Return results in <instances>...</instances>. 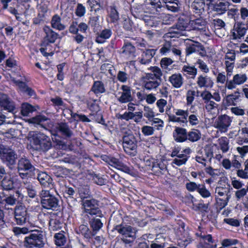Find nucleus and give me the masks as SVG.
Listing matches in <instances>:
<instances>
[{
    "instance_id": "1",
    "label": "nucleus",
    "mask_w": 248,
    "mask_h": 248,
    "mask_svg": "<svg viewBox=\"0 0 248 248\" xmlns=\"http://www.w3.org/2000/svg\"><path fill=\"white\" fill-rule=\"evenodd\" d=\"M29 138L32 148L36 150L46 151L51 147L50 138L43 133L30 132Z\"/></svg>"
},
{
    "instance_id": "2",
    "label": "nucleus",
    "mask_w": 248,
    "mask_h": 248,
    "mask_svg": "<svg viewBox=\"0 0 248 248\" xmlns=\"http://www.w3.org/2000/svg\"><path fill=\"white\" fill-rule=\"evenodd\" d=\"M24 245L26 248H41L44 246L42 231L34 230L24 238Z\"/></svg>"
},
{
    "instance_id": "3",
    "label": "nucleus",
    "mask_w": 248,
    "mask_h": 248,
    "mask_svg": "<svg viewBox=\"0 0 248 248\" xmlns=\"http://www.w3.org/2000/svg\"><path fill=\"white\" fill-rule=\"evenodd\" d=\"M42 206L47 209L54 210L59 205V201L57 198L47 190H42L40 193Z\"/></svg>"
},
{
    "instance_id": "4",
    "label": "nucleus",
    "mask_w": 248,
    "mask_h": 248,
    "mask_svg": "<svg viewBox=\"0 0 248 248\" xmlns=\"http://www.w3.org/2000/svg\"><path fill=\"white\" fill-rule=\"evenodd\" d=\"M83 212L91 216L102 217V213L98 207L97 202L94 199H85L82 202Z\"/></svg>"
},
{
    "instance_id": "5",
    "label": "nucleus",
    "mask_w": 248,
    "mask_h": 248,
    "mask_svg": "<svg viewBox=\"0 0 248 248\" xmlns=\"http://www.w3.org/2000/svg\"><path fill=\"white\" fill-rule=\"evenodd\" d=\"M232 122V117L226 114L219 116L214 123V126L221 133L228 131Z\"/></svg>"
},
{
    "instance_id": "6",
    "label": "nucleus",
    "mask_w": 248,
    "mask_h": 248,
    "mask_svg": "<svg viewBox=\"0 0 248 248\" xmlns=\"http://www.w3.org/2000/svg\"><path fill=\"white\" fill-rule=\"evenodd\" d=\"M137 142L133 134H128L123 137V146L126 153L130 155H134L136 152Z\"/></svg>"
},
{
    "instance_id": "7",
    "label": "nucleus",
    "mask_w": 248,
    "mask_h": 248,
    "mask_svg": "<svg viewBox=\"0 0 248 248\" xmlns=\"http://www.w3.org/2000/svg\"><path fill=\"white\" fill-rule=\"evenodd\" d=\"M17 168L19 175L23 179L28 177L29 171H32L34 170V167L31 164L30 161L26 158H22L19 160Z\"/></svg>"
},
{
    "instance_id": "8",
    "label": "nucleus",
    "mask_w": 248,
    "mask_h": 248,
    "mask_svg": "<svg viewBox=\"0 0 248 248\" xmlns=\"http://www.w3.org/2000/svg\"><path fill=\"white\" fill-rule=\"evenodd\" d=\"M115 229L123 236V241L125 243H128L130 242L124 238H132L133 239L136 237V230L129 225H117L115 227Z\"/></svg>"
},
{
    "instance_id": "9",
    "label": "nucleus",
    "mask_w": 248,
    "mask_h": 248,
    "mask_svg": "<svg viewBox=\"0 0 248 248\" xmlns=\"http://www.w3.org/2000/svg\"><path fill=\"white\" fill-rule=\"evenodd\" d=\"M247 79V76L245 73L235 74L232 79L227 81L226 87L228 88V90H232L235 89L237 86L245 83Z\"/></svg>"
},
{
    "instance_id": "10",
    "label": "nucleus",
    "mask_w": 248,
    "mask_h": 248,
    "mask_svg": "<svg viewBox=\"0 0 248 248\" xmlns=\"http://www.w3.org/2000/svg\"><path fill=\"white\" fill-rule=\"evenodd\" d=\"M174 113L175 114L169 115L170 121L180 124H186L187 123V117L189 114V110L176 109L174 110Z\"/></svg>"
},
{
    "instance_id": "11",
    "label": "nucleus",
    "mask_w": 248,
    "mask_h": 248,
    "mask_svg": "<svg viewBox=\"0 0 248 248\" xmlns=\"http://www.w3.org/2000/svg\"><path fill=\"white\" fill-rule=\"evenodd\" d=\"M135 11L132 9V13L136 18H141L146 25L149 27H156L158 24L159 17L150 15H139L135 14Z\"/></svg>"
},
{
    "instance_id": "12",
    "label": "nucleus",
    "mask_w": 248,
    "mask_h": 248,
    "mask_svg": "<svg viewBox=\"0 0 248 248\" xmlns=\"http://www.w3.org/2000/svg\"><path fill=\"white\" fill-rule=\"evenodd\" d=\"M27 217V209L25 206H18L16 207L15 210V217L17 224L22 225L25 223Z\"/></svg>"
},
{
    "instance_id": "13",
    "label": "nucleus",
    "mask_w": 248,
    "mask_h": 248,
    "mask_svg": "<svg viewBox=\"0 0 248 248\" xmlns=\"http://www.w3.org/2000/svg\"><path fill=\"white\" fill-rule=\"evenodd\" d=\"M238 136L236 139V143L239 145L248 143V125L244 124L238 131Z\"/></svg>"
},
{
    "instance_id": "14",
    "label": "nucleus",
    "mask_w": 248,
    "mask_h": 248,
    "mask_svg": "<svg viewBox=\"0 0 248 248\" xmlns=\"http://www.w3.org/2000/svg\"><path fill=\"white\" fill-rule=\"evenodd\" d=\"M196 83L198 86L201 89H210L214 85V82L212 78L208 76H199L197 78Z\"/></svg>"
},
{
    "instance_id": "15",
    "label": "nucleus",
    "mask_w": 248,
    "mask_h": 248,
    "mask_svg": "<svg viewBox=\"0 0 248 248\" xmlns=\"http://www.w3.org/2000/svg\"><path fill=\"white\" fill-rule=\"evenodd\" d=\"M0 106L9 112L13 111L15 108L13 102L6 94L2 93H0Z\"/></svg>"
},
{
    "instance_id": "16",
    "label": "nucleus",
    "mask_w": 248,
    "mask_h": 248,
    "mask_svg": "<svg viewBox=\"0 0 248 248\" xmlns=\"http://www.w3.org/2000/svg\"><path fill=\"white\" fill-rule=\"evenodd\" d=\"M173 136L174 140L176 142H184L187 140V130L184 128L176 127L173 132Z\"/></svg>"
},
{
    "instance_id": "17",
    "label": "nucleus",
    "mask_w": 248,
    "mask_h": 248,
    "mask_svg": "<svg viewBox=\"0 0 248 248\" xmlns=\"http://www.w3.org/2000/svg\"><path fill=\"white\" fill-rule=\"evenodd\" d=\"M152 75H147L143 78V84L145 89L152 90L157 88L160 84L158 80L152 78Z\"/></svg>"
},
{
    "instance_id": "18",
    "label": "nucleus",
    "mask_w": 248,
    "mask_h": 248,
    "mask_svg": "<svg viewBox=\"0 0 248 248\" xmlns=\"http://www.w3.org/2000/svg\"><path fill=\"white\" fill-rule=\"evenodd\" d=\"M37 179L40 184L45 187H49L51 188L53 187L52 179L45 172H40L38 173Z\"/></svg>"
},
{
    "instance_id": "19",
    "label": "nucleus",
    "mask_w": 248,
    "mask_h": 248,
    "mask_svg": "<svg viewBox=\"0 0 248 248\" xmlns=\"http://www.w3.org/2000/svg\"><path fill=\"white\" fill-rule=\"evenodd\" d=\"M1 158L2 161L8 166L12 165L16 162V154L14 151L11 150H7L5 152H3L1 154Z\"/></svg>"
},
{
    "instance_id": "20",
    "label": "nucleus",
    "mask_w": 248,
    "mask_h": 248,
    "mask_svg": "<svg viewBox=\"0 0 248 248\" xmlns=\"http://www.w3.org/2000/svg\"><path fill=\"white\" fill-rule=\"evenodd\" d=\"M168 81L173 87L178 89L183 85L184 78L181 74L175 73L169 77Z\"/></svg>"
},
{
    "instance_id": "21",
    "label": "nucleus",
    "mask_w": 248,
    "mask_h": 248,
    "mask_svg": "<svg viewBox=\"0 0 248 248\" xmlns=\"http://www.w3.org/2000/svg\"><path fill=\"white\" fill-rule=\"evenodd\" d=\"M189 114L187 117V122L192 126L198 125L200 123L199 116L197 110L194 106H191L189 110Z\"/></svg>"
},
{
    "instance_id": "22",
    "label": "nucleus",
    "mask_w": 248,
    "mask_h": 248,
    "mask_svg": "<svg viewBox=\"0 0 248 248\" xmlns=\"http://www.w3.org/2000/svg\"><path fill=\"white\" fill-rule=\"evenodd\" d=\"M123 93L121 96L119 98V101L122 103L129 102L132 100L131 94L130 87L127 85H123L122 86Z\"/></svg>"
},
{
    "instance_id": "23",
    "label": "nucleus",
    "mask_w": 248,
    "mask_h": 248,
    "mask_svg": "<svg viewBox=\"0 0 248 248\" xmlns=\"http://www.w3.org/2000/svg\"><path fill=\"white\" fill-rule=\"evenodd\" d=\"M52 128L55 130L57 132H61L63 135L67 137H70L72 135L71 131L70 130L68 125L65 123L56 124L52 126Z\"/></svg>"
},
{
    "instance_id": "24",
    "label": "nucleus",
    "mask_w": 248,
    "mask_h": 248,
    "mask_svg": "<svg viewBox=\"0 0 248 248\" xmlns=\"http://www.w3.org/2000/svg\"><path fill=\"white\" fill-rule=\"evenodd\" d=\"M212 10L218 15H221L227 11L229 5L227 2H219L215 4H212Z\"/></svg>"
},
{
    "instance_id": "25",
    "label": "nucleus",
    "mask_w": 248,
    "mask_h": 248,
    "mask_svg": "<svg viewBox=\"0 0 248 248\" xmlns=\"http://www.w3.org/2000/svg\"><path fill=\"white\" fill-rule=\"evenodd\" d=\"M59 37L56 32H46V36L42 43L43 46H46L49 43H53Z\"/></svg>"
},
{
    "instance_id": "26",
    "label": "nucleus",
    "mask_w": 248,
    "mask_h": 248,
    "mask_svg": "<svg viewBox=\"0 0 248 248\" xmlns=\"http://www.w3.org/2000/svg\"><path fill=\"white\" fill-rule=\"evenodd\" d=\"M215 198H225L228 195H231L230 194V187L221 186H218L216 187L215 190Z\"/></svg>"
},
{
    "instance_id": "27",
    "label": "nucleus",
    "mask_w": 248,
    "mask_h": 248,
    "mask_svg": "<svg viewBox=\"0 0 248 248\" xmlns=\"http://www.w3.org/2000/svg\"><path fill=\"white\" fill-rule=\"evenodd\" d=\"M76 232L78 234H81L84 237L87 239L91 238L94 235L89 229L88 226L86 225H80L78 228L77 229Z\"/></svg>"
},
{
    "instance_id": "28",
    "label": "nucleus",
    "mask_w": 248,
    "mask_h": 248,
    "mask_svg": "<svg viewBox=\"0 0 248 248\" xmlns=\"http://www.w3.org/2000/svg\"><path fill=\"white\" fill-rule=\"evenodd\" d=\"M239 94L240 93L239 92H235L234 93L226 96L224 100L226 105L227 106H236L237 100L240 97Z\"/></svg>"
},
{
    "instance_id": "29",
    "label": "nucleus",
    "mask_w": 248,
    "mask_h": 248,
    "mask_svg": "<svg viewBox=\"0 0 248 248\" xmlns=\"http://www.w3.org/2000/svg\"><path fill=\"white\" fill-rule=\"evenodd\" d=\"M155 54V49H146L145 51L143 52L142 55V58L140 60L141 63L144 64L149 63Z\"/></svg>"
},
{
    "instance_id": "30",
    "label": "nucleus",
    "mask_w": 248,
    "mask_h": 248,
    "mask_svg": "<svg viewBox=\"0 0 248 248\" xmlns=\"http://www.w3.org/2000/svg\"><path fill=\"white\" fill-rule=\"evenodd\" d=\"M182 72L186 77L194 78L197 75V70L193 66L185 65L182 68Z\"/></svg>"
},
{
    "instance_id": "31",
    "label": "nucleus",
    "mask_w": 248,
    "mask_h": 248,
    "mask_svg": "<svg viewBox=\"0 0 248 248\" xmlns=\"http://www.w3.org/2000/svg\"><path fill=\"white\" fill-rule=\"evenodd\" d=\"M204 49V48L203 46L200 43L196 42L189 45V46L187 47L186 53L187 55H190L196 52H200V53H202V51H203Z\"/></svg>"
},
{
    "instance_id": "32",
    "label": "nucleus",
    "mask_w": 248,
    "mask_h": 248,
    "mask_svg": "<svg viewBox=\"0 0 248 248\" xmlns=\"http://www.w3.org/2000/svg\"><path fill=\"white\" fill-rule=\"evenodd\" d=\"M91 91L96 95L103 93L106 92L104 83L101 81H95L92 86Z\"/></svg>"
},
{
    "instance_id": "33",
    "label": "nucleus",
    "mask_w": 248,
    "mask_h": 248,
    "mask_svg": "<svg viewBox=\"0 0 248 248\" xmlns=\"http://www.w3.org/2000/svg\"><path fill=\"white\" fill-rule=\"evenodd\" d=\"M15 185L13 179L10 176L5 177L1 181V186L6 190H12L15 187Z\"/></svg>"
},
{
    "instance_id": "34",
    "label": "nucleus",
    "mask_w": 248,
    "mask_h": 248,
    "mask_svg": "<svg viewBox=\"0 0 248 248\" xmlns=\"http://www.w3.org/2000/svg\"><path fill=\"white\" fill-rule=\"evenodd\" d=\"M201 132L198 129H192L187 132V140L192 142L198 141L201 138Z\"/></svg>"
},
{
    "instance_id": "35",
    "label": "nucleus",
    "mask_w": 248,
    "mask_h": 248,
    "mask_svg": "<svg viewBox=\"0 0 248 248\" xmlns=\"http://www.w3.org/2000/svg\"><path fill=\"white\" fill-rule=\"evenodd\" d=\"M189 156L185 154H179V155L175 157L172 161V164L177 166H181L185 165L187 161Z\"/></svg>"
},
{
    "instance_id": "36",
    "label": "nucleus",
    "mask_w": 248,
    "mask_h": 248,
    "mask_svg": "<svg viewBox=\"0 0 248 248\" xmlns=\"http://www.w3.org/2000/svg\"><path fill=\"white\" fill-rule=\"evenodd\" d=\"M189 25L191 27V30L201 31L204 30V21L201 19H196L190 21Z\"/></svg>"
},
{
    "instance_id": "37",
    "label": "nucleus",
    "mask_w": 248,
    "mask_h": 248,
    "mask_svg": "<svg viewBox=\"0 0 248 248\" xmlns=\"http://www.w3.org/2000/svg\"><path fill=\"white\" fill-rule=\"evenodd\" d=\"M87 176L88 179L92 180L94 183L98 185L102 186L106 183V180L102 176L93 172H89Z\"/></svg>"
},
{
    "instance_id": "38",
    "label": "nucleus",
    "mask_w": 248,
    "mask_h": 248,
    "mask_svg": "<svg viewBox=\"0 0 248 248\" xmlns=\"http://www.w3.org/2000/svg\"><path fill=\"white\" fill-rule=\"evenodd\" d=\"M51 25L53 28L57 30H63L65 26L61 23V19L59 16L55 15L53 16L51 20Z\"/></svg>"
},
{
    "instance_id": "39",
    "label": "nucleus",
    "mask_w": 248,
    "mask_h": 248,
    "mask_svg": "<svg viewBox=\"0 0 248 248\" xmlns=\"http://www.w3.org/2000/svg\"><path fill=\"white\" fill-rule=\"evenodd\" d=\"M220 150L223 153H226L229 149V140L226 137H221L217 140Z\"/></svg>"
},
{
    "instance_id": "40",
    "label": "nucleus",
    "mask_w": 248,
    "mask_h": 248,
    "mask_svg": "<svg viewBox=\"0 0 248 248\" xmlns=\"http://www.w3.org/2000/svg\"><path fill=\"white\" fill-rule=\"evenodd\" d=\"M90 225L93 229V233L94 235L103 226V223L99 218H93L90 221Z\"/></svg>"
},
{
    "instance_id": "41",
    "label": "nucleus",
    "mask_w": 248,
    "mask_h": 248,
    "mask_svg": "<svg viewBox=\"0 0 248 248\" xmlns=\"http://www.w3.org/2000/svg\"><path fill=\"white\" fill-rule=\"evenodd\" d=\"M35 110V108L28 103H23L22 105L21 113L24 116H28L30 113Z\"/></svg>"
},
{
    "instance_id": "42",
    "label": "nucleus",
    "mask_w": 248,
    "mask_h": 248,
    "mask_svg": "<svg viewBox=\"0 0 248 248\" xmlns=\"http://www.w3.org/2000/svg\"><path fill=\"white\" fill-rule=\"evenodd\" d=\"M49 228L50 230L56 231L61 228V224L59 220L57 219L56 217L54 216V217L51 216L49 221Z\"/></svg>"
},
{
    "instance_id": "43",
    "label": "nucleus",
    "mask_w": 248,
    "mask_h": 248,
    "mask_svg": "<svg viewBox=\"0 0 248 248\" xmlns=\"http://www.w3.org/2000/svg\"><path fill=\"white\" fill-rule=\"evenodd\" d=\"M94 99H89L86 101L88 108L93 113V114L99 111V107Z\"/></svg>"
},
{
    "instance_id": "44",
    "label": "nucleus",
    "mask_w": 248,
    "mask_h": 248,
    "mask_svg": "<svg viewBox=\"0 0 248 248\" xmlns=\"http://www.w3.org/2000/svg\"><path fill=\"white\" fill-rule=\"evenodd\" d=\"M204 2L203 0H195L192 4V8L196 13H202L204 10Z\"/></svg>"
},
{
    "instance_id": "45",
    "label": "nucleus",
    "mask_w": 248,
    "mask_h": 248,
    "mask_svg": "<svg viewBox=\"0 0 248 248\" xmlns=\"http://www.w3.org/2000/svg\"><path fill=\"white\" fill-rule=\"evenodd\" d=\"M165 169L166 165L161 160H157L153 164V171L156 173H161Z\"/></svg>"
},
{
    "instance_id": "46",
    "label": "nucleus",
    "mask_w": 248,
    "mask_h": 248,
    "mask_svg": "<svg viewBox=\"0 0 248 248\" xmlns=\"http://www.w3.org/2000/svg\"><path fill=\"white\" fill-rule=\"evenodd\" d=\"M87 29V25L82 22L79 24L77 22L73 23L70 26V31H85Z\"/></svg>"
},
{
    "instance_id": "47",
    "label": "nucleus",
    "mask_w": 248,
    "mask_h": 248,
    "mask_svg": "<svg viewBox=\"0 0 248 248\" xmlns=\"http://www.w3.org/2000/svg\"><path fill=\"white\" fill-rule=\"evenodd\" d=\"M230 198L231 195H228L225 198L216 197V198H215L217 205L220 209H223L227 205Z\"/></svg>"
},
{
    "instance_id": "48",
    "label": "nucleus",
    "mask_w": 248,
    "mask_h": 248,
    "mask_svg": "<svg viewBox=\"0 0 248 248\" xmlns=\"http://www.w3.org/2000/svg\"><path fill=\"white\" fill-rule=\"evenodd\" d=\"M207 158H205L202 156L198 155L196 157V160L199 163L202 164L203 166H206L208 161H210L213 157L212 153H206Z\"/></svg>"
},
{
    "instance_id": "49",
    "label": "nucleus",
    "mask_w": 248,
    "mask_h": 248,
    "mask_svg": "<svg viewBox=\"0 0 248 248\" xmlns=\"http://www.w3.org/2000/svg\"><path fill=\"white\" fill-rule=\"evenodd\" d=\"M123 53L129 57H132L134 56V52H135V48L134 46L131 44H128L125 45L123 47Z\"/></svg>"
},
{
    "instance_id": "50",
    "label": "nucleus",
    "mask_w": 248,
    "mask_h": 248,
    "mask_svg": "<svg viewBox=\"0 0 248 248\" xmlns=\"http://www.w3.org/2000/svg\"><path fill=\"white\" fill-rule=\"evenodd\" d=\"M144 116L148 119L149 121H151L155 116V114L153 109L148 106H145L143 108Z\"/></svg>"
},
{
    "instance_id": "51",
    "label": "nucleus",
    "mask_w": 248,
    "mask_h": 248,
    "mask_svg": "<svg viewBox=\"0 0 248 248\" xmlns=\"http://www.w3.org/2000/svg\"><path fill=\"white\" fill-rule=\"evenodd\" d=\"M33 230H30L27 227H14L13 229V231L15 234L16 236H18L20 234H26L28 233L31 232H32Z\"/></svg>"
},
{
    "instance_id": "52",
    "label": "nucleus",
    "mask_w": 248,
    "mask_h": 248,
    "mask_svg": "<svg viewBox=\"0 0 248 248\" xmlns=\"http://www.w3.org/2000/svg\"><path fill=\"white\" fill-rule=\"evenodd\" d=\"M187 27V22L182 18L179 19L173 29H177L180 31H184Z\"/></svg>"
},
{
    "instance_id": "53",
    "label": "nucleus",
    "mask_w": 248,
    "mask_h": 248,
    "mask_svg": "<svg viewBox=\"0 0 248 248\" xmlns=\"http://www.w3.org/2000/svg\"><path fill=\"white\" fill-rule=\"evenodd\" d=\"M198 192L203 198H208L211 196L210 192L206 188L204 185L201 184Z\"/></svg>"
},
{
    "instance_id": "54",
    "label": "nucleus",
    "mask_w": 248,
    "mask_h": 248,
    "mask_svg": "<svg viewBox=\"0 0 248 248\" xmlns=\"http://www.w3.org/2000/svg\"><path fill=\"white\" fill-rule=\"evenodd\" d=\"M54 238L55 244L57 246H62L66 242L65 238L62 233H57L55 234Z\"/></svg>"
},
{
    "instance_id": "55",
    "label": "nucleus",
    "mask_w": 248,
    "mask_h": 248,
    "mask_svg": "<svg viewBox=\"0 0 248 248\" xmlns=\"http://www.w3.org/2000/svg\"><path fill=\"white\" fill-rule=\"evenodd\" d=\"M152 73L147 74V75H152V78L158 80L162 75L161 69L157 67H153L152 68Z\"/></svg>"
},
{
    "instance_id": "56",
    "label": "nucleus",
    "mask_w": 248,
    "mask_h": 248,
    "mask_svg": "<svg viewBox=\"0 0 248 248\" xmlns=\"http://www.w3.org/2000/svg\"><path fill=\"white\" fill-rule=\"evenodd\" d=\"M236 150L240 155V156L243 158L248 154V145H242L236 148Z\"/></svg>"
},
{
    "instance_id": "57",
    "label": "nucleus",
    "mask_w": 248,
    "mask_h": 248,
    "mask_svg": "<svg viewBox=\"0 0 248 248\" xmlns=\"http://www.w3.org/2000/svg\"><path fill=\"white\" fill-rule=\"evenodd\" d=\"M223 221L232 227H237L240 225V221L234 218H226L224 219Z\"/></svg>"
},
{
    "instance_id": "58",
    "label": "nucleus",
    "mask_w": 248,
    "mask_h": 248,
    "mask_svg": "<svg viewBox=\"0 0 248 248\" xmlns=\"http://www.w3.org/2000/svg\"><path fill=\"white\" fill-rule=\"evenodd\" d=\"M196 92L194 90H189L186 94V99L187 105H191L194 100Z\"/></svg>"
},
{
    "instance_id": "59",
    "label": "nucleus",
    "mask_w": 248,
    "mask_h": 248,
    "mask_svg": "<svg viewBox=\"0 0 248 248\" xmlns=\"http://www.w3.org/2000/svg\"><path fill=\"white\" fill-rule=\"evenodd\" d=\"M205 104L206 110L210 113H212L214 110L217 109L218 106L213 101H208L205 103Z\"/></svg>"
},
{
    "instance_id": "60",
    "label": "nucleus",
    "mask_w": 248,
    "mask_h": 248,
    "mask_svg": "<svg viewBox=\"0 0 248 248\" xmlns=\"http://www.w3.org/2000/svg\"><path fill=\"white\" fill-rule=\"evenodd\" d=\"M228 78V77H227V75H225V72H219L217 75L216 82L217 83L225 84L226 82L228 80H227V78Z\"/></svg>"
},
{
    "instance_id": "61",
    "label": "nucleus",
    "mask_w": 248,
    "mask_h": 248,
    "mask_svg": "<svg viewBox=\"0 0 248 248\" xmlns=\"http://www.w3.org/2000/svg\"><path fill=\"white\" fill-rule=\"evenodd\" d=\"M47 120V119L45 116L42 115H38L35 117H33L31 119H30L29 122L31 123L41 124L42 122L46 121Z\"/></svg>"
},
{
    "instance_id": "62",
    "label": "nucleus",
    "mask_w": 248,
    "mask_h": 248,
    "mask_svg": "<svg viewBox=\"0 0 248 248\" xmlns=\"http://www.w3.org/2000/svg\"><path fill=\"white\" fill-rule=\"evenodd\" d=\"M212 24L215 30H221L224 29L225 26V22L222 20L218 18L214 19Z\"/></svg>"
},
{
    "instance_id": "63",
    "label": "nucleus",
    "mask_w": 248,
    "mask_h": 248,
    "mask_svg": "<svg viewBox=\"0 0 248 248\" xmlns=\"http://www.w3.org/2000/svg\"><path fill=\"white\" fill-rule=\"evenodd\" d=\"M205 171L213 177L220 176L222 173L219 170L214 169L211 167L206 168L205 169Z\"/></svg>"
},
{
    "instance_id": "64",
    "label": "nucleus",
    "mask_w": 248,
    "mask_h": 248,
    "mask_svg": "<svg viewBox=\"0 0 248 248\" xmlns=\"http://www.w3.org/2000/svg\"><path fill=\"white\" fill-rule=\"evenodd\" d=\"M156 106L160 113H163L165 111V107L167 106V101L164 99L158 100L156 103Z\"/></svg>"
}]
</instances>
